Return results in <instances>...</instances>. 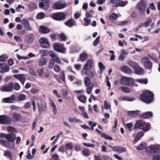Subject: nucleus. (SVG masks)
Instances as JSON below:
<instances>
[{"label":"nucleus","instance_id":"obj_1","mask_svg":"<svg viewBox=\"0 0 160 160\" xmlns=\"http://www.w3.org/2000/svg\"><path fill=\"white\" fill-rule=\"evenodd\" d=\"M15 137V135L12 133L8 134L2 133L0 135V143L2 146L12 149L14 147Z\"/></svg>","mask_w":160,"mask_h":160},{"label":"nucleus","instance_id":"obj_2","mask_svg":"<svg viewBox=\"0 0 160 160\" xmlns=\"http://www.w3.org/2000/svg\"><path fill=\"white\" fill-rule=\"evenodd\" d=\"M31 102L34 111L36 110V103H37L38 111L40 113L46 111L47 107L46 102L45 101L41 100L40 98L37 97H34L31 100Z\"/></svg>","mask_w":160,"mask_h":160},{"label":"nucleus","instance_id":"obj_3","mask_svg":"<svg viewBox=\"0 0 160 160\" xmlns=\"http://www.w3.org/2000/svg\"><path fill=\"white\" fill-rule=\"evenodd\" d=\"M140 98L142 101L147 103H150L153 100V94L150 91L143 92L140 95Z\"/></svg>","mask_w":160,"mask_h":160},{"label":"nucleus","instance_id":"obj_4","mask_svg":"<svg viewBox=\"0 0 160 160\" xmlns=\"http://www.w3.org/2000/svg\"><path fill=\"white\" fill-rule=\"evenodd\" d=\"M160 148L159 145H152L147 147L145 148L146 152L148 154H152L156 152H159V150L158 148Z\"/></svg>","mask_w":160,"mask_h":160},{"label":"nucleus","instance_id":"obj_5","mask_svg":"<svg viewBox=\"0 0 160 160\" xmlns=\"http://www.w3.org/2000/svg\"><path fill=\"white\" fill-rule=\"evenodd\" d=\"M147 3L144 1L141 0L138 2L137 8L139 11L140 13L143 14L147 7Z\"/></svg>","mask_w":160,"mask_h":160},{"label":"nucleus","instance_id":"obj_6","mask_svg":"<svg viewBox=\"0 0 160 160\" xmlns=\"http://www.w3.org/2000/svg\"><path fill=\"white\" fill-rule=\"evenodd\" d=\"M134 83L133 78L130 77H124L122 78L120 81V83L124 85H132Z\"/></svg>","mask_w":160,"mask_h":160},{"label":"nucleus","instance_id":"obj_7","mask_svg":"<svg viewBox=\"0 0 160 160\" xmlns=\"http://www.w3.org/2000/svg\"><path fill=\"white\" fill-rule=\"evenodd\" d=\"M145 68L148 70L151 69L152 67V62L149 60V58L146 57L143 58L141 60Z\"/></svg>","mask_w":160,"mask_h":160},{"label":"nucleus","instance_id":"obj_8","mask_svg":"<svg viewBox=\"0 0 160 160\" xmlns=\"http://www.w3.org/2000/svg\"><path fill=\"white\" fill-rule=\"evenodd\" d=\"M53 48L54 50L60 52H64L65 48L63 44L60 43H55L53 45Z\"/></svg>","mask_w":160,"mask_h":160},{"label":"nucleus","instance_id":"obj_9","mask_svg":"<svg viewBox=\"0 0 160 160\" xmlns=\"http://www.w3.org/2000/svg\"><path fill=\"white\" fill-rule=\"evenodd\" d=\"M11 120L8 116L5 115L0 116V123L2 124H10Z\"/></svg>","mask_w":160,"mask_h":160},{"label":"nucleus","instance_id":"obj_10","mask_svg":"<svg viewBox=\"0 0 160 160\" xmlns=\"http://www.w3.org/2000/svg\"><path fill=\"white\" fill-rule=\"evenodd\" d=\"M65 14L62 12H58L53 14L52 16V18L56 20H62L65 18Z\"/></svg>","mask_w":160,"mask_h":160},{"label":"nucleus","instance_id":"obj_11","mask_svg":"<svg viewBox=\"0 0 160 160\" xmlns=\"http://www.w3.org/2000/svg\"><path fill=\"white\" fill-rule=\"evenodd\" d=\"M39 6L41 8L47 9L49 7V0H40Z\"/></svg>","mask_w":160,"mask_h":160},{"label":"nucleus","instance_id":"obj_12","mask_svg":"<svg viewBox=\"0 0 160 160\" xmlns=\"http://www.w3.org/2000/svg\"><path fill=\"white\" fill-rule=\"evenodd\" d=\"M13 87V84L12 82H10L8 84L5 85L3 87L1 88L2 91L10 92L12 90Z\"/></svg>","mask_w":160,"mask_h":160},{"label":"nucleus","instance_id":"obj_13","mask_svg":"<svg viewBox=\"0 0 160 160\" xmlns=\"http://www.w3.org/2000/svg\"><path fill=\"white\" fill-rule=\"evenodd\" d=\"M41 46L44 48H48L49 46V43L47 39L45 38H42L39 40Z\"/></svg>","mask_w":160,"mask_h":160},{"label":"nucleus","instance_id":"obj_14","mask_svg":"<svg viewBox=\"0 0 160 160\" xmlns=\"http://www.w3.org/2000/svg\"><path fill=\"white\" fill-rule=\"evenodd\" d=\"M49 54L53 60V62H55L58 63H59L61 61L58 55L55 52L52 51H50L49 52Z\"/></svg>","mask_w":160,"mask_h":160},{"label":"nucleus","instance_id":"obj_15","mask_svg":"<svg viewBox=\"0 0 160 160\" xmlns=\"http://www.w3.org/2000/svg\"><path fill=\"white\" fill-rule=\"evenodd\" d=\"M22 23L24 25L25 29L28 31H31L32 30V29L30 26V23L28 21L25 19H22Z\"/></svg>","mask_w":160,"mask_h":160},{"label":"nucleus","instance_id":"obj_16","mask_svg":"<svg viewBox=\"0 0 160 160\" xmlns=\"http://www.w3.org/2000/svg\"><path fill=\"white\" fill-rule=\"evenodd\" d=\"M13 76L19 80L22 84H24L26 80V78L24 75L22 74H15Z\"/></svg>","mask_w":160,"mask_h":160},{"label":"nucleus","instance_id":"obj_17","mask_svg":"<svg viewBox=\"0 0 160 160\" xmlns=\"http://www.w3.org/2000/svg\"><path fill=\"white\" fill-rule=\"evenodd\" d=\"M66 5V3L62 2H57L55 3L53 5V8L56 9H59L63 8Z\"/></svg>","mask_w":160,"mask_h":160},{"label":"nucleus","instance_id":"obj_18","mask_svg":"<svg viewBox=\"0 0 160 160\" xmlns=\"http://www.w3.org/2000/svg\"><path fill=\"white\" fill-rule=\"evenodd\" d=\"M0 72L2 73H5L8 72L9 70V66L5 63L1 64Z\"/></svg>","mask_w":160,"mask_h":160},{"label":"nucleus","instance_id":"obj_19","mask_svg":"<svg viewBox=\"0 0 160 160\" xmlns=\"http://www.w3.org/2000/svg\"><path fill=\"white\" fill-rule=\"evenodd\" d=\"M15 98V95H13L8 98H3L2 101L5 103H12L14 102Z\"/></svg>","mask_w":160,"mask_h":160},{"label":"nucleus","instance_id":"obj_20","mask_svg":"<svg viewBox=\"0 0 160 160\" xmlns=\"http://www.w3.org/2000/svg\"><path fill=\"white\" fill-rule=\"evenodd\" d=\"M34 39V36L32 34H29L26 36V42L28 44H31Z\"/></svg>","mask_w":160,"mask_h":160},{"label":"nucleus","instance_id":"obj_21","mask_svg":"<svg viewBox=\"0 0 160 160\" xmlns=\"http://www.w3.org/2000/svg\"><path fill=\"white\" fill-rule=\"evenodd\" d=\"M112 150L118 153H121L122 152H125L126 151L125 148H121L118 146L113 147Z\"/></svg>","mask_w":160,"mask_h":160},{"label":"nucleus","instance_id":"obj_22","mask_svg":"<svg viewBox=\"0 0 160 160\" xmlns=\"http://www.w3.org/2000/svg\"><path fill=\"white\" fill-rule=\"evenodd\" d=\"M96 131L99 134L101 135L102 138H103L106 139L112 140V138L108 135H107L105 133L102 132L101 131L99 130L98 129H95Z\"/></svg>","mask_w":160,"mask_h":160},{"label":"nucleus","instance_id":"obj_23","mask_svg":"<svg viewBox=\"0 0 160 160\" xmlns=\"http://www.w3.org/2000/svg\"><path fill=\"white\" fill-rule=\"evenodd\" d=\"M144 124V121L141 120H138L135 124L134 128H139L141 129H143L142 125Z\"/></svg>","mask_w":160,"mask_h":160},{"label":"nucleus","instance_id":"obj_24","mask_svg":"<svg viewBox=\"0 0 160 160\" xmlns=\"http://www.w3.org/2000/svg\"><path fill=\"white\" fill-rule=\"evenodd\" d=\"M120 70L122 72L127 73H130L132 72L131 69L127 66H124L121 67Z\"/></svg>","mask_w":160,"mask_h":160},{"label":"nucleus","instance_id":"obj_25","mask_svg":"<svg viewBox=\"0 0 160 160\" xmlns=\"http://www.w3.org/2000/svg\"><path fill=\"white\" fill-rule=\"evenodd\" d=\"M39 31L40 32L45 34L49 32V29L46 26H41L39 27Z\"/></svg>","mask_w":160,"mask_h":160},{"label":"nucleus","instance_id":"obj_26","mask_svg":"<svg viewBox=\"0 0 160 160\" xmlns=\"http://www.w3.org/2000/svg\"><path fill=\"white\" fill-rule=\"evenodd\" d=\"M92 66V62L90 59L88 60L86 62L84 67L88 70L91 69Z\"/></svg>","mask_w":160,"mask_h":160},{"label":"nucleus","instance_id":"obj_27","mask_svg":"<svg viewBox=\"0 0 160 160\" xmlns=\"http://www.w3.org/2000/svg\"><path fill=\"white\" fill-rule=\"evenodd\" d=\"M68 121L71 123H82V121L76 117H69L68 118Z\"/></svg>","mask_w":160,"mask_h":160},{"label":"nucleus","instance_id":"obj_28","mask_svg":"<svg viewBox=\"0 0 160 160\" xmlns=\"http://www.w3.org/2000/svg\"><path fill=\"white\" fill-rule=\"evenodd\" d=\"M104 108L107 111L109 112H111V105L110 103L106 100L104 101Z\"/></svg>","mask_w":160,"mask_h":160},{"label":"nucleus","instance_id":"obj_29","mask_svg":"<svg viewBox=\"0 0 160 160\" xmlns=\"http://www.w3.org/2000/svg\"><path fill=\"white\" fill-rule=\"evenodd\" d=\"M134 71L136 74L139 75L142 74L144 72L143 69L138 65L134 69Z\"/></svg>","mask_w":160,"mask_h":160},{"label":"nucleus","instance_id":"obj_30","mask_svg":"<svg viewBox=\"0 0 160 160\" xmlns=\"http://www.w3.org/2000/svg\"><path fill=\"white\" fill-rule=\"evenodd\" d=\"M152 113L151 112H147L142 113V117L144 118H148L152 117Z\"/></svg>","mask_w":160,"mask_h":160},{"label":"nucleus","instance_id":"obj_31","mask_svg":"<svg viewBox=\"0 0 160 160\" xmlns=\"http://www.w3.org/2000/svg\"><path fill=\"white\" fill-rule=\"evenodd\" d=\"M50 104L52 108L53 114H56L57 113V109L55 104L52 100H51L50 101Z\"/></svg>","mask_w":160,"mask_h":160},{"label":"nucleus","instance_id":"obj_32","mask_svg":"<svg viewBox=\"0 0 160 160\" xmlns=\"http://www.w3.org/2000/svg\"><path fill=\"white\" fill-rule=\"evenodd\" d=\"M4 156L8 158L11 160L12 159L13 154L9 151H5L4 153Z\"/></svg>","mask_w":160,"mask_h":160},{"label":"nucleus","instance_id":"obj_33","mask_svg":"<svg viewBox=\"0 0 160 160\" xmlns=\"http://www.w3.org/2000/svg\"><path fill=\"white\" fill-rule=\"evenodd\" d=\"M66 25L68 27H71L75 24V22L72 19H70L68 21L65 23Z\"/></svg>","mask_w":160,"mask_h":160},{"label":"nucleus","instance_id":"obj_34","mask_svg":"<svg viewBox=\"0 0 160 160\" xmlns=\"http://www.w3.org/2000/svg\"><path fill=\"white\" fill-rule=\"evenodd\" d=\"M142 127L143 129H142V130H143L144 131H148L151 129L150 125L149 123H145L144 122V124L142 125Z\"/></svg>","mask_w":160,"mask_h":160},{"label":"nucleus","instance_id":"obj_35","mask_svg":"<svg viewBox=\"0 0 160 160\" xmlns=\"http://www.w3.org/2000/svg\"><path fill=\"white\" fill-rule=\"evenodd\" d=\"M47 60L46 58H42L39 62V64L41 66H44L47 63Z\"/></svg>","mask_w":160,"mask_h":160},{"label":"nucleus","instance_id":"obj_36","mask_svg":"<svg viewBox=\"0 0 160 160\" xmlns=\"http://www.w3.org/2000/svg\"><path fill=\"white\" fill-rule=\"evenodd\" d=\"M119 99L121 101L125 100L129 101H132L135 100L134 98L128 97H120L119 98Z\"/></svg>","mask_w":160,"mask_h":160},{"label":"nucleus","instance_id":"obj_37","mask_svg":"<svg viewBox=\"0 0 160 160\" xmlns=\"http://www.w3.org/2000/svg\"><path fill=\"white\" fill-rule=\"evenodd\" d=\"M136 81L142 84H146L148 82V80L145 79H137Z\"/></svg>","mask_w":160,"mask_h":160},{"label":"nucleus","instance_id":"obj_38","mask_svg":"<svg viewBox=\"0 0 160 160\" xmlns=\"http://www.w3.org/2000/svg\"><path fill=\"white\" fill-rule=\"evenodd\" d=\"M143 132L142 131H140L137 133L135 138L134 139L135 141H137L139 140L140 138L143 136Z\"/></svg>","mask_w":160,"mask_h":160},{"label":"nucleus","instance_id":"obj_39","mask_svg":"<svg viewBox=\"0 0 160 160\" xmlns=\"http://www.w3.org/2000/svg\"><path fill=\"white\" fill-rule=\"evenodd\" d=\"M88 54L87 53L83 52L80 55V59L83 61H85L88 58Z\"/></svg>","mask_w":160,"mask_h":160},{"label":"nucleus","instance_id":"obj_40","mask_svg":"<svg viewBox=\"0 0 160 160\" xmlns=\"http://www.w3.org/2000/svg\"><path fill=\"white\" fill-rule=\"evenodd\" d=\"M118 15L115 13L111 14L109 17V19L110 20L114 21L117 19L118 18Z\"/></svg>","mask_w":160,"mask_h":160},{"label":"nucleus","instance_id":"obj_41","mask_svg":"<svg viewBox=\"0 0 160 160\" xmlns=\"http://www.w3.org/2000/svg\"><path fill=\"white\" fill-rule=\"evenodd\" d=\"M128 64L131 68L134 69L138 66V64L135 62L130 61L128 62Z\"/></svg>","mask_w":160,"mask_h":160},{"label":"nucleus","instance_id":"obj_42","mask_svg":"<svg viewBox=\"0 0 160 160\" xmlns=\"http://www.w3.org/2000/svg\"><path fill=\"white\" fill-rule=\"evenodd\" d=\"M147 144L145 142H143L138 145L137 147L138 150H141L144 149L146 147Z\"/></svg>","mask_w":160,"mask_h":160},{"label":"nucleus","instance_id":"obj_43","mask_svg":"<svg viewBox=\"0 0 160 160\" xmlns=\"http://www.w3.org/2000/svg\"><path fill=\"white\" fill-rule=\"evenodd\" d=\"M26 95L23 94H20L17 97L18 100L20 101H23L26 99Z\"/></svg>","mask_w":160,"mask_h":160},{"label":"nucleus","instance_id":"obj_44","mask_svg":"<svg viewBox=\"0 0 160 160\" xmlns=\"http://www.w3.org/2000/svg\"><path fill=\"white\" fill-rule=\"evenodd\" d=\"M8 58V56L6 54H3L0 56V61L4 62Z\"/></svg>","mask_w":160,"mask_h":160},{"label":"nucleus","instance_id":"obj_45","mask_svg":"<svg viewBox=\"0 0 160 160\" xmlns=\"http://www.w3.org/2000/svg\"><path fill=\"white\" fill-rule=\"evenodd\" d=\"M36 8L37 5L34 3H30L29 5V9L30 11H33Z\"/></svg>","mask_w":160,"mask_h":160},{"label":"nucleus","instance_id":"obj_46","mask_svg":"<svg viewBox=\"0 0 160 160\" xmlns=\"http://www.w3.org/2000/svg\"><path fill=\"white\" fill-rule=\"evenodd\" d=\"M83 20L85 22L83 24V25L85 26H88L90 23L91 22V19L87 18H84Z\"/></svg>","mask_w":160,"mask_h":160},{"label":"nucleus","instance_id":"obj_47","mask_svg":"<svg viewBox=\"0 0 160 160\" xmlns=\"http://www.w3.org/2000/svg\"><path fill=\"white\" fill-rule=\"evenodd\" d=\"M78 99L83 103H85L86 101V97L83 95H81L78 98Z\"/></svg>","mask_w":160,"mask_h":160},{"label":"nucleus","instance_id":"obj_48","mask_svg":"<svg viewBox=\"0 0 160 160\" xmlns=\"http://www.w3.org/2000/svg\"><path fill=\"white\" fill-rule=\"evenodd\" d=\"M139 112L138 111H129L128 112V114L131 116H135L138 114Z\"/></svg>","mask_w":160,"mask_h":160},{"label":"nucleus","instance_id":"obj_49","mask_svg":"<svg viewBox=\"0 0 160 160\" xmlns=\"http://www.w3.org/2000/svg\"><path fill=\"white\" fill-rule=\"evenodd\" d=\"M13 118L15 120L18 121L20 119L21 116L19 114L14 113L13 115Z\"/></svg>","mask_w":160,"mask_h":160},{"label":"nucleus","instance_id":"obj_50","mask_svg":"<svg viewBox=\"0 0 160 160\" xmlns=\"http://www.w3.org/2000/svg\"><path fill=\"white\" fill-rule=\"evenodd\" d=\"M82 152L85 157L89 156L90 154V151L87 149H84L82 150Z\"/></svg>","mask_w":160,"mask_h":160},{"label":"nucleus","instance_id":"obj_51","mask_svg":"<svg viewBox=\"0 0 160 160\" xmlns=\"http://www.w3.org/2000/svg\"><path fill=\"white\" fill-rule=\"evenodd\" d=\"M128 3L127 2L119 1L117 5V7H124Z\"/></svg>","mask_w":160,"mask_h":160},{"label":"nucleus","instance_id":"obj_52","mask_svg":"<svg viewBox=\"0 0 160 160\" xmlns=\"http://www.w3.org/2000/svg\"><path fill=\"white\" fill-rule=\"evenodd\" d=\"M120 88L123 92L125 93H129L131 92L129 88L128 87H120Z\"/></svg>","mask_w":160,"mask_h":160},{"label":"nucleus","instance_id":"obj_53","mask_svg":"<svg viewBox=\"0 0 160 160\" xmlns=\"http://www.w3.org/2000/svg\"><path fill=\"white\" fill-rule=\"evenodd\" d=\"M85 83L86 86H89L91 83V80L88 77H86L85 79Z\"/></svg>","mask_w":160,"mask_h":160},{"label":"nucleus","instance_id":"obj_54","mask_svg":"<svg viewBox=\"0 0 160 160\" xmlns=\"http://www.w3.org/2000/svg\"><path fill=\"white\" fill-rule=\"evenodd\" d=\"M40 53L42 57L47 55L48 54V51L46 50H42L40 51Z\"/></svg>","mask_w":160,"mask_h":160},{"label":"nucleus","instance_id":"obj_55","mask_svg":"<svg viewBox=\"0 0 160 160\" xmlns=\"http://www.w3.org/2000/svg\"><path fill=\"white\" fill-rule=\"evenodd\" d=\"M73 148V145L71 143H67L65 145V148L66 150H71Z\"/></svg>","mask_w":160,"mask_h":160},{"label":"nucleus","instance_id":"obj_56","mask_svg":"<svg viewBox=\"0 0 160 160\" xmlns=\"http://www.w3.org/2000/svg\"><path fill=\"white\" fill-rule=\"evenodd\" d=\"M88 124L91 126L90 130H92L94 129V127H95L97 125V123L96 122H93L92 121H89Z\"/></svg>","mask_w":160,"mask_h":160},{"label":"nucleus","instance_id":"obj_57","mask_svg":"<svg viewBox=\"0 0 160 160\" xmlns=\"http://www.w3.org/2000/svg\"><path fill=\"white\" fill-rule=\"evenodd\" d=\"M13 88L14 90L16 91L19 90L21 88L20 85L18 83L16 82L13 85Z\"/></svg>","mask_w":160,"mask_h":160},{"label":"nucleus","instance_id":"obj_58","mask_svg":"<svg viewBox=\"0 0 160 160\" xmlns=\"http://www.w3.org/2000/svg\"><path fill=\"white\" fill-rule=\"evenodd\" d=\"M62 93L63 96L65 99H68L69 98H68L67 97L68 95V92L67 90L63 89Z\"/></svg>","mask_w":160,"mask_h":160},{"label":"nucleus","instance_id":"obj_59","mask_svg":"<svg viewBox=\"0 0 160 160\" xmlns=\"http://www.w3.org/2000/svg\"><path fill=\"white\" fill-rule=\"evenodd\" d=\"M152 20L151 19L149 18L143 23V26L145 27L148 26L152 22Z\"/></svg>","mask_w":160,"mask_h":160},{"label":"nucleus","instance_id":"obj_60","mask_svg":"<svg viewBox=\"0 0 160 160\" xmlns=\"http://www.w3.org/2000/svg\"><path fill=\"white\" fill-rule=\"evenodd\" d=\"M45 14L43 12H40L38 13L37 16V18L39 19H42L45 17Z\"/></svg>","mask_w":160,"mask_h":160},{"label":"nucleus","instance_id":"obj_61","mask_svg":"<svg viewBox=\"0 0 160 160\" xmlns=\"http://www.w3.org/2000/svg\"><path fill=\"white\" fill-rule=\"evenodd\" d=\"M93 88V85L91 86L88 87V88H86V92L88 94H89L91 93Z\"/></svg>","mask_w":160,"mask_h":160},{"label":"nucleus","instance_id":"obj_62","mask_svg":"<svg viewBox=\"0 0 160 160\" xmlns=\"http://www.w3.org/2000/svg\"><path fill=\"white\" fill-rule=\"evenodd\" d=\"M88 70H89L87 69V68H85V67H83L82 70L81 72V74L82 75H87L88 73Z\"/></svg>","mask_w":160,"mask_h":160},{"label":"nucleus","instance_id":"obj_63","mask_svg":"<svg viewBox=\"0 0 160 160\" xmlns=\"http://www.w3.org/2000/svg\"><path fill=\"white\" fill-rule=\"evenodd\" d=\"M7 130L9 132H15L16 131L15 129L12 126H8L7 127Z\"/></svg>","mask_w":160,"mask_h":160},{"label":"nucleus","instance_id":"obj_64","mask_svg":"<svg viewBox=\"0 0 160 160\" xmlns=\"http://www.w3.org/2000/svg\"><path fill=\"white\" fill-rule=\"evenodd\" d=\"M153 160H160V154L154 155L153 157Z\"/></svg>","mask_w":160,"mask_h":160}]
</instances>
